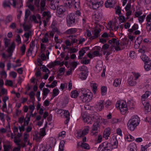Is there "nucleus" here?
Segmentation results:
<instances>
[{
	"mask_svg": "<svg viewBox=\"0 0 151 151\" xmlns=\"http://www.w3.org/2000/svg\"><path fill=\"white\" fill-rule=\"evenodd\" d=\"M75 135L78 139L80 138L82 136H83L82 134L81 130H77L75 133Z\"/></svg>",
	"mask_w": 151,
	"mask_h": 151,
	"instance_id": "3c124183",
	"label": "nucleus"
},
{
	"mask_svg": "<svg viewBox=\"0 0 151 151\" xmlns=\"http://www.w3.org/2000/svg\"><path fill=\"white\" fill-rule=\"evenodd\" d=\"M46 134L45 131V128H42L40 129L39 135L38 136V135H35V137L36 139L38 140L41 139V136H44Z\"/></svg>",
	"mask_w": 151,
	"mask_h": 151,
	"instance_id": "aec40b11",
	"label": "nucleus"
},
{
	"mask_svg": "<svg viewBox=\"0 0 151 151\" xmlns=\"http://www.w3.org/2000/svg\"><path fill=\"white\" fill-rule=\"evenodd\" d=\"M110 146V144H108L106 142H104L100 145L98 150L99 151H111L112 149Z\"/></svg>",
	"mask_w": 151,
	"mask_h": 151,
	"instance_id": "6e6552de",
	"label": "nucleus"
},
{
	"mask_svg": "<svg viewBox=\"0 0 151 151\" xmlns=\"http://www.w3.org/2000/svg\"><path fill=\"white\" fill-rule=\"evenodd\" d=\"M111 133V129L109 128H106L103 133V137L106 139H108Z\"/></svg>",
	"mask_w": 151,
	"mask_h": 151,
	"instance_id": "a211bd4d",
	"label": "nucleus"
},
{
	"mask_svg": "<svg viewBox=\"0 0 151 151\" xmlns=\"http://www.w3.org/2000/svg\"><path fill=\"white\" fill-rule=\"evenodd\" d=\"M90 2L91 3L92 7L94 9H96L101 6L104 3L103 1H98L97 0H92Z\"/></svg>",
	"mask_w": 151,
	"mask_h": 151,
	"instance_id": "4468645a",
	"label": "nucleus"
},
{
	"mask_svg": "<svg viewBox=\"0 0 151 151\" xmlns=\"http://www.w3.org/2000/svg\"><path fill=\"white\" fill-rule=\"evenodd\" d=\"M11 5H12L11 3L8 1H4L3 3V5L4 7L10 6Z\"/></svg>",
	"mask_w": 151,
	"mask_h": 151,
	"instance_id": "e2e57ef3",
	"label": "nucleus"
},
{
	"mask_svg": "<svg viewBox=\"0 0 151 151\" xmlns=\"http://www.w3.org/2000/svg\"><path fill=\"white\" fill-rule=\"evenodd\" d=\"M99 131V130L92 128L90 132V134L91 136H96L97 135Z\"/></svg>",
	"mask_w": 151,
	"mask_h": 151,
	"instance_id": "09e8293b",
	"label": "nucleus"
},
{
	"mask_svg": "<svg viewBox=\"0 0 151 151\" xmlns=\"http://www.w3.org/2000/svg\"><path fill=\"white\" fill-rule=\"evenodd\" d=\"M60 64V62L58 61H55L54 62L50 63L49 64V67L50 68H52L57 65Z\"/></svg>",
	"mask_w": 151,
	"mask_h": 151,
	"instance_id": "4c0bfd02",
	"label": "nucleus"
},
{
	"mask_svg": "<svg viewBox=\"0 0 151 151\" xmlns=\"http://www.w3.org/2000/svg\"><path fill=\"white\" fill-rule=\"evenodd\" d=\"M124 138L125 141L128 142L132 141L134 139V138L129 134H125Z\"/></svg>",
	"mask_w": 151,
	"mask_h": 151,
	"instance_id": "c85d7f7f",
	"label": "nucleus"
},
{
	"mask_svg": "<svg viewBox=\"0 0 151 151\" xmlns=\"http://www.w3.org/2000/svg\"><path fill=\"white\" fill-rule=\"evenodd\" d=\"M79 144H80V146L83 148L87 149H89L90 148L89 145L87 143L81 142L79 143Z\"/></svg>",
	"mask_w": 151,
	"mask_h": 151,
	"instance_id": "37998d69",
	"label": "nucleus"
},
{
	"mask_svg": "<svg viewBox=\"0 0 151 151\" xmlns=\"http://www.w3.org/2000/svg\"><path fill=\"white\" fill-rule=\"evenodd\" d=\"M101 94L102 96L106 95L107 93V88L106 87L104 86L101 88Z\"/></svg>",
	"mask_w": 151,
	"mask_h": 151,
	"instance_id": "603ef678",
	"label": "nucleus"
},
{
	"mask_svg": "<svg viewBox=\"0 0 151 151\" xmlns=\"http://www.w3.org/2000/svg\"><path fill=\"white\" fill-rule=\"evenodd\" d=\"M92 117L98 120L100 124L101 123L104 125H107L108 124V120L106 119H102V117L96 113H95L94 114V115Z\"/></svg>",
	"mask_w": 151,
	"mask_h": 151,
	"instance_id": "f8f14e48",
	"label": "nucleus"
},
{
	"mask_svg": "<svg viewBox=\"0 0 151 151\" xmlns=\"http://www.w3.org/2000/svg\"><path fill=\"white\" fill-rule=\"evenodd\" d=\"M37 151H50L51 148L47 145H40L37 146Z\"/></svg>",
	"mask_w": 151,
	"mask_h": 151,
	"instance_id": "dca6fc26",
	"label": "nucleus"
},
{
	"mask_svg": "<svg viewBox=\"0 0 151 151\" xmlns=\"http://www.w3.org/2000/svg\"><path fill=\"white\" fill-rule=\"evenodd\" d=\"M104 100H99L97 102L95 106V108L97 111H100L104 109Z\"/></svg>",
	"mask_w": 151,
	"mask_h": 151,
	"instance_id": "2eb2a0df",
	"label": "nucleus"
},
{
	"mask_svg": "<svg viewBox=\"0 0 151 151\" xmlns=\"http://www.w3.org/2000/svg\"><path fill=\"white\" fill-rule=\"evenodd\" d=\"M32 20H33L35 23H39L40 24V25H41L42 22L41 21V17L39 14H37L35 16L33 15L32 17Z\"/></svg>",
	"mask_w": 151,
	"mask_h": 151,
	"instance_id": "6ab92c4d",
	"label": "nucleus"
},
{
	"mask_svg": "<svg viewBox=\"0 0 151 151\" xmlns=\"http://www.w3.org/2000/svg\"><path fill=\"white\" fill-rule=\"evenodd\" d=\"M35 42H31L30 43V51L31 53L33 52H36L37 50V47L35 46Z\"/></svg>",
	"mask_w": 151,
	"mask_h": 151,
	"instance_id": "393cba45",
	"label": "nucleus"
},
{
	"mask_svg": "<svg viewBox=\"0 0 151 151\" xmlns=\"http://www.w3.org/2000/svg\"><path fill=\"white\" fill-rule=\"evenodd\" d=\"M102 66L103 65L102 62L101 61H99L94 69L96 73L100 72L102 69Z\"/></svg>",
	"mask_w": 151,
	"mask_h": 151,
	"instance_id": "5701e85b",
	"label": "nucleus"
},
{
	"mask_svg": "<svg viewBox=\"0 0 151 151\" xmlns=\"http://www.w3.org/2000/svg\"><path fill=\"white\" fill-rule=\"evenodd\" d=\"M102 15L101 14L98 13H96L93 15V17L94 18L96 21L99 22L101 19Z\"/></svg>",
	"mask_w": 151,
	"mask_h": 151,
	"instance_id": "72a5a7b5",
	"label": "nucleus"
},
{
	"mask_svg": "<svg viewBox=\"0 0 151 151\" xmlns=\"http://www.w3.org/2000/svg\"><path fill=\"white\" fill-rule=\"evenodd\" d=\"M138 28L139 27L138 25L136 24H134V25L132 26V28L129 29H128V31L129 32L131 33L132 32L134 31L137 30Z\"/></svg>",
	"mask_w": 151,
	"mask_h": 151,
	"instance_id": "79ce46f5",
	"label": "nucleus"
},
{
	"mask_svg": "<svg viewBox=\"0 0 151 151\" xmlns=\"http://www.w3.org/2000/svg\"><path fill=\"white\" fill-rule=\"evenodd\" d=\"M46 56L44 53H42L40 55V57L42 60H46L47 57L48 56L50 52L48 50L46 51Z\"/></svg>",
	"mask_w": 151,
	"mask_h": 151,
	"instance_id": "a19ab883",
	"label": "nucleus"
},
{
	"mask_svg": "<svg viewBox=\"0 0 151 151\" xmlns=\"http://www.w3.org/2000/svg\"><path fill=\"white\" fill-rule=\"evenodd\" d=\"M60 91L58 88H55L53 89L52 92L54 96L58 95Z\"/></svg>",
	"mask_w": 151,
	"mask_h": 151,
	"instance_id": "69168bd1",
	"label": "nucleus"
},
{
	"mask_svg": "<svg viewBox=\"0 0 151 151\" xmlns=\"http://www.w3.org/2000/svg\"><path fill=\"white\" fill-rule=\"evenodd\" d=\"M129 151H136V145L135 143L132 142L130 143L127 147Z\"/></svg>",
	"mask_w": 151,
	"mask_h": 151,
	"instance_id": "b1692460",
	"label": "nucleus"
},
{
	"mask_svg": "<svg viewBox=\"0 0 151 151\" xmlns=\"http://www.w3.org/2000/svg\"><path fill=\"white\" fill-rule=\"evenodd\" d=\"M65 143V141L63 140H61L60 141L58 151H63V147H64Z\"/></svg>",
	"mask_w": 151,
	"mask_h": 151,
	"instance_id": "c03bdc74",
	"label": "nucleus"
},
{
	"mask_svg": "<svg viewBox=\"0 0 151 151\" xmlns=\"http://www.w3.org/2000/svg\"><path fill=\"white\" fill-rule=\"evenodd\" d=\"M111 145L114 148H116L118 145L117 139H114L112 140L111 142Z\"/></svg>",
	"mask_w": 151,
	"mask_h": 151,
	"instance_id": "a18cd8bd",
	"label": "nucleus"
},
{
	"mask_svg": "<svg viewBox=\"0 0 151 151\" xmlns=\"http://www.w3.org/2000/svg\"><path fill=\"white\" fill-rule=\"evenodd\" d=\"M82 95L81 98L83 102H89L92 99V94L90 91L87 89H84L82 91Z\"/></svg>",
	"mask_w": 151,
	"mask_h": 151,
	"instance_id": "7ed1b4c3",
	"label": "nucleus"
},
{
	"mask_svg": "<svg viewBox=\"0 0 151 151\" xmlns=\"http://www.w3.org/2000/svg\"><path fill=\"white\" fill-rule=\"evenodd\" d=\"M63 114L65 118H70V113L68 110H65Z\"/></svg>",
	"mask_w": 151,
	"mask_h": 151,
	"instance_id": "052dcab7",
	"label": "nucleus"
},
{
	"mask_svg": "<svg viewBox=\"0 0 151 151\" xmlns=\"http://www.w3.org/2000/svg\"><path fill=\"white\" fill-rule=\"evenodd\" d=\"M5 84L6 85L12 86L13 85V83L11 80H6L5 82Z\"/></svg>",
	"mask_w": 151,
	"mask_h": 151,
	"instance_id": "338daca9",
	"label": "nucleus"
},
{
	"mask_svg": "<svg viewBox=\"0 0 151 151\" xmlns=\"http://www.w3.org/2000/svg\"><path fill=\"white\" fill-rule=\"evenodd\" d=\"M3 147L4 151H9L11 148V146L9 144L4 145Z\"/></svg>",
	"mask_w": 151,
	"mask_h": 151,
	"instance_id": "bf43d9fd",
	"label": "nucleus"
},
{
	"mask_svg": "<svg viewBox=\"0 0 151 151\" xmlns=\"http://www.w3.org/2000/svg\"><path fill=\"white\" fill-rule=\"evenodd\" d=\"M151 93L149 91H146L145 93L142 96V101L143 104L144 105L143 102V101H145V99H147L148 97L150 95Z\"/></svg>",
	"mask_w": 151,
	"mask_h": 151,
	"instance_id": "2f4dec72",
	"label": "nucleus"
},
{
	"mask_svg": "<svg viewBox=\"0 0 151 151\" xmlns=\"http://www.w3.org/2000/svg\"><path fill=\"white\" fill-rule=\"evenodd\" d=\"M89 127L88 126L85 127L84 129L82 131V134L83 135L87 134L89 131Z\"/></svg>",
	"mask_w": 151,
	"mask_h": 151,
	"instance_id": "de8ad7c7",
	"label": "nucleus"
},
{
	"mask_svg": "<svg viewBox=\"0 0 151 151\" xmlns=\"http://www.w3.org/2000/svg\"><path fill=\"white\" fill-rule=\"evenodd\" d=\"M42 92L43 97L42 99L44 100L50 92V91L47 88H44L43 89Z\"/></svg>",
	"mask_w": 151,
	"mask_h": 151,
	"instance_id": "473e14b6",
	"label": "nucleus"
},
{
	"mask_svg": "<svg viewBox=\"0 0 151 151\" xmlns=\"http://www.w3.org/2000/svg\"><path fill=\"white\" fill-rule=\"evenodd\" d=\"M146 24H151V14H149L147 15L146 17Z\"/></svg>",
	"mask_w": 151,
	"mask_h": 151,
	"instance_id": "680f3d73",
	"label": "nucleus"
},
{
	"mask_svg": "<svg viewBox=\"0 0 151 151\" xmlns=\"http://www.w3.org/2000/svg\"><path fill=\"white\" fill-rule=\"evenodd\" d=\"M65 11L64 7L62 6H60L58 7L57 13L58 14L60 15L63 14Z\"/></svg>",
	"mask_w": 151,
	"mask_h": 151,
	"instance_id": "c756f323",
	"label": "nucleus"
},
{
	"mask_svg": "<svg viewBox=\"0 0 151 151\" xmlns=\"http://www.w3.org/2000/svg\"><path fill=\"white\" fill-rule=\"evenodd\" d=\"M30 116L28 115V114H27L24 119V122L23 125H22L21 126L19 127V128L20 132L23 131L25 129V127L26 126L28 125L29 122L30 120Z\"/></svg>",
	"mask_w": 151,
	"mask_h": 151,
	"instance_id": "9b49d317",
	"label": "nucleus"
},
{
	"mask_svg": "<svg viewBox=\"0 0 151 151\" xmlns=\"http://www.w3.org/2000/svg\"><path fill=\"white\" fill-rule=\"evenodd\" d=\"M49 37V34L46 33L44 36L43 37L41 40V42L42 43L46 44V45H49L48 43V38Z\"/></svg>",
	"mask_w": 151,
	"mask_h": 151,
	"instance_id": "7c9ffc66",
	"label": "nucleus"
},
{
	"mask_svg": "<svg viewBox=\"0 0 151 151\" xmlns=\"http://www.w3.org/2000/svg\"><path fill=\"white\" fill-rule=\"evenodd\" d=\"M22 136L21 132L19 133L17 136L14 138V141L15 143L20 148L21 147H24L26 146L27 143L26 142H24V140L21 141L19 139Z\"/></svg>",
	"mask_w": 151,
	"mask_h": 151,
	"instance_id": "0eeeda50",
	"label": "nucleus"
},
{
	"mask_svg": "<svg viewBox=\"0 0 151 151\" xmlns=\"http://www.w3.org/2000/svg\"><path fill=\"white\" fill-rule=\"evenodd\" d=\"M86 50L85 49H82L79 51V56L78 57L79 58H82V57L86 53Z\"/></svg>",
	"mask_w": 151,
	"mask_h": 151,
	"instance_id": "8fccbe9b",
	"label": "nucleus"
},
{
	"mask_svg": "<svg viewBox=\"0 0 151 151\" xmlns=\"http://www.w3.org/2000/svg\"><path fill=\"white\" fill-rule=\"evenodd\" d=\"M133 76H132L133 77L134 79L135 80H137L140 77V75L138 73L133 72Z\"/></svg>",
	"mask_w": 151,
	"mask_h": 151,
	"instance_id": "864d4df0",
	"label": "nucleus"
},
{
	"mask_svg": "<svg viewBox=\"0 0 151 151\" xmlns=\"http://www.w3.org/2000/svg\"><path fill=\"white\" fill-rule=\"evenodd\" d=\"M126 42V40H125L123 43H120L118 39L113 38L108 41V43L111 45V49L114 48L116 51H118L125 47Z\"/></svg>",
	"mask_w": 151,
	"mask_h": 151,
	"instance_id": "f257e3e1",
	"label": "nucleus"
},
{
	"mask_svg": "<svg viewBox=\"0 0 151 151\" xmlns=\"http://www.w3.org/2000/svg\"><path fill=\"white\" fill-rule=\"evenodd\" d=\"M140 120L139 116L136 115L131 117L128 121L127 126L129 129L133 131L139 124Z\"/></svg>",
	"mask_w": 151,
	"mask_h": 151,
	"instance_id": "f03ea898",
	"label": "nucleus"
},
{
	"mask_svg": "<svg viewBox=\"0 0 151 151\" xmlns=\"http://www.w3.org/2000/svg\"><path fill=\"white\" fill-rule=\"evenodd\" d=\"M141 58L142 60L145 62H147L148 60H150L146 55L142 54L141 56Z\"/></svg>",
	"mask_w": 151,
	"mask_h": 151,
	"instance_id": "5fc2aeb1",
	"label": "nucleus"
},
{
	"mask_svg": "<svg viewBox=\"0 0 151 151\" xmlns=\"http://www.w3.org/2000/svg\"><path fill=\"white\" fill-rule=\"evenodd\" d=\"M77 18L75 16L74 13L69 14L66 17V22L67 25L68 27L73 26L75 24L76 20H77Z\"/></svg>",
	"mask_w": 151,
	"mask_h": 151,
	"instance_id": "39448f33",
	"label": "nucleus"
},
{
	"mask_svg": "<svg viewBox=\"0 0 151 151\" xmlns=\"http://www.w3.org/2000/svg\"><path fill=\"white\" fill-rule=\"evenodd\" d=\"M116 107L119 109L121 114H124L127 110L126 102L124 101H117L116 105Z\"/></svg>",
	"mask_w": 151,
	"mask_h": 151,
	"instance_id": "20e7f679",
	"label": "nucleus"
},
{
	"mask_svg": "<svg viewBox=\"0 0 151 151\" xmlns=\"http://www.w3.org/2000/svg\"><path fill=\"white\" fill-rule=\"evenodd\" d=\"M49 45H46V44L41 43V49L42 51H44L46 49V48H48L47 46Z\"/></svg>",
	"mask_w": 151,
	"mask_h": 151,
	"instance_id": "4d7b16f0",
	"label": "nucleus"
},
{
	"mask_svg": "<svg viewBox=\"0 0 151 151\" xmlns=\"http://www.w3.org/2000/svg\"><path fill=\"white\" fill-rule=\"evenodd\" d=\"M81 72L84 73H88V70L87 68L85 66H82L80 68Z\"/></svg>",
	"mask_w": 151,
	"mask_h": 151,
	"instance_id": "13d9d810",
	"label": "nucleus"
},
{
	"mask_svg": "<svg viewBox=\"0 0 151 151\" xmlns=\"http://www.w3.org/2000/svg\"><path fill=\"white\" fill-rule=\"evenodd\" d=\"M79 95V93L77 90H74L72 91L70 94L71 97L73 98H76Z\"/></svg>",
	"mask_w": 151,
	"mask_h": 151,
	"instance_id": "ea45409f",
	"label": "nucleus"
},
{
	"mask_svg": "<svg viewBox=\"0 0 151 151\" xmlns=\"http://www.w3.org/2000/svg\"><path fill=\"white\" fill-rule=\"evenodd\" d=\"M145 17L146 15L145 14H143L142 15H141L140 16L138 17L139 22L140 24H142L144 22Z\"/></svg>",
	"mask_w": 151,
	"mask_h": 151,
	"instance_id": "6e6d98bb",
	"label": "nucleus"
},
{
	"mask_svg": "<svg viewBox=\"0 0 151 151\" xmlns=\"http://www.w3.org/2000/svg\"><path fill=\"white\" fill-rule=\"evenodd\" d=\"M76 9H79L80 8V4L79 0H74L73 4Z\"/></svg>",
	"mask_w": 151,
	"mask_h": 151,
	"instance_id": "58836bf2",
	"label": "nucleus"
},
{
	"mask_svg": "<svg viewBox=\"0 0 151 151\" xmlns=\"http://www.w3.org/2000/svg\"><path fill=\"white\" fill-rule=\"evenodd\" d=\"M109 48V45L107 44H105L103 45L102 48V50L103 51L104 55H106V56H108L110 54V53L106 51Z\"/></svg>",
	"mask_w": 151,
	"mask_h": 151,
	"instance_id": "a878e982",
	"label": "nucleus"
},
{
	"mask_svg": "<svg viewBox=\"0 0 151 151\" xmlns=\"http://www.w3.org/2000/svg\"><path fill=\"white\" fill-rule=\"evenodd\" d=\"M90 84L93 92L94 94H96L97 90L98 85L93 81L91 82Z\"/></svg>",
	"mask_w": 151,
	"mask_h": 151,
	"instance_id": "bb28decb",
	"label": "nucleus"
},
{
	"mask_svg": "<svg viewBox=\"0 0 151 151\" xmlns=\"http://www.w3.org/2000/svg\"><path fill=\"white\" fill-rule=\"evenodd\" d=\"M29 134L27 132H25L24 133L23 140L24 141V142H26L27 143V145L31 146L32 144L29 142Z\"/></svg>",
	"mask_w": 151,
	"mask_h": 151,
	"instance_id": "4be33fe9",
	"label": "nucleus"
},
{
	"mask_svg": "<svg viewBox=\"0 0 151 151\" xmlns=\"http://www.w3.org/2000/svg\"><path fill=\"white\" fill-rule=\"evenodd\" d=\"M112 102L110 100H106L105 102V107L106 108H108L110 106H111L112 105Z\"/></svg>",
	"mask_w": 151,
	"mask_h": 151,
	"instance_id": "0e129e2a",
	"label": "nucleus"
},
{
	"mask_svg": "<svg viewBox=\"0 0 151 151\" xmlns=\"http://www.w3.org/2000/svg\"><path fill=\"white\" fill-rule=\"evenodd\" d=\"M128 83L131 86H134L136 85L137 83L136 80L134 79L133 77L130 76L128 80Z\"/></svg>",
	"mask_w": 151,
	"mask_h": 151,
	"instance_id": "cd10ccee",
	"label": "nucleus"
},
{
	"mask_svg": "<svg viewBox=\"0 0 151 151\" xmlns=\"http://www.w3.org/2000/svg\"><path fill=\"white\" fill-rule=\"evenodd\" d=\"M88 75V73L81 72L79 75L80 78L82 80L86 79Z\"/></svg>",
	"mask_w": 151,
	"mask_h": 151,
	"instance_id": "49530a36",
	"label": "nucleus"
},
{
	"mask_svg": "<svg viewBox=\"0 0 151 151\" xmlns=\"http://www.w3.org/2000/svg\"><path fill=\"white\" fill-rule=\"evenodd\" d=\"M4 45L6 47L9 46L7 50L10 56L12 55L15 48V45L14 43L12 42L10 43L9 40L7 39H5L4 40Z\"/></svg>",
	"mask_w": 151,
	"mask_h": 151,
	"instance_id": "423d86ee",
	"label": "nucleus"
},
{
	"mask_svg": "<svg viewBox=\"0 0 151 151\" xmlns=\"http://www.w3.org/2000/svg\"><path fill=\"white\" fill-rule=\"evenodd\" d=\"M122 80L119 78L116 79L113 82V85L115 87L119 86L121 83Z\"/></svg>",
	"mask_w": 151,
	"mask_h": 151,
	"instance_id": "e433bc0d",
	"label": "nucleus"
},
{
	"mask_svg": "<svg viewBox=\"0 0 151 151\" xmlns=\"http://www.w3.org/2000/svg\"><path fill=\"white\" fill-rule=\"evenodd\" d=\"M93 119L94 122L92 128L99 130L100 123L97 119L93 118Z\"/></svg>",
	"mask_w": 151,
	"mask_h": 151,
	"instance_id": "412c9836",
	"label": "nucleus"
},
{
	"mask_svg": "<svg viewBox=\"0 0 151 151\" xmlns=\"http://www.w3.org/2000/svg\"><path fill=\"white\" fill-rule=\"evenodd\" d=\"M94 115V114H92L90 116L89 115L83 114L82 117L83 118V121L85 122H86L89 124H91L92 123V121H93L92 116Z\"/></svg>",
	"mask_w": 151,
	"mask_h": 151,
	"instance_id": "ddd939ff",
	"label": "nucleus"
},
{
	"mask_svg": "<svg viewBox=\"0 0 151 151\" xmlns=\"http://www.w3.org/2000/svg\"><path fill=\"white\" fill-rule=\"evenodd\" d=\"M116 2L115 0H107L105 3V6L107 8L113 7Z\"/></svg>",
	"mask_w": 151,
	"mask_h": 151,
	"instance_id": "f3484780",
	"label": "nucleus"
},
{
	"mask_svg": "<svg viewBox=\"0 0 151 151\" xmlns=\"http://www.w3.org/2000/svg\"><path fill=\"white\" fill-rule=\"evenodd\" d=\"M144 67L146 71H148L151 69V60H148L147 62L145 63Z\"/></svg>",
	"mask_w": 151,
	"mask_h": 151,
	"instance_id": "f704fd0d",
	"label": "nucleus"
},
{
	"mask_svg": "<svg viewBox=\"0 0 151 151\" xmlns=\"http://www.w3.org/2000/svg\"><path fill=\"white\" fill-rule=\"evenodd\" d=\"M77 31L76 29L75 28H71L67 30L65 33L67 35H71L75 33Z\"/></svg>",
	"mask_w": 151,
	"mask_h": 151,
	"instance_id": "c9c22d12",
	"label": "nucleus"
},
{
	"mask_svg": "<svg viewBox=\"0 0 151 151\" xmlns=\"http://www.w3.org/2000/svg\"><path fill=\"white\" fill-rule=\"evenodd\" d=\"M108 27L110 29L115 31L119 28L118 23L115 20L109 21L108 23Z\"/></svg>",
	"mask_w": 151,
	"mask_h": 151,
	"instance_id": "9d476101",
	"label": "nucleus"
},
{
	"mask_svg": "<svg viewBox=\"0 0 151 151\" xmlns=\"http://www.w3.org/2000/svg\"><path fill=\"white\" fill-rule=\"evenodd\" d=\"M92 31L93 36H91L90 37L91 40H93L99 36L101 29L99 27H97L94 28Z\"/></svg>",
	"mask_w": 151,
	"mask_h": 151,
	"instance_id": "1a4fd4ad",
	"label": "nucleus"
},
{
	"mask_svg": "<svg viewBox=\"0 0 151 151\" xmlns=\"http://www.w3.org/2000/svg\"><path fill=\"white\" fill-rule=\"evenodd\" d=\"M146 50V47L145 46H142L139 49L138 51L143 54L145 53V51Z\"/></svg>",
	"mask_w": 151,
	"mask_h": 151,
	"instance_id": "774afa93",
	"label": "nucleus"
}]
</instances>
